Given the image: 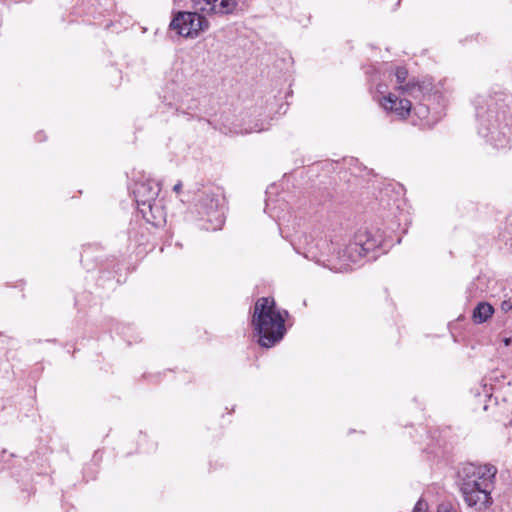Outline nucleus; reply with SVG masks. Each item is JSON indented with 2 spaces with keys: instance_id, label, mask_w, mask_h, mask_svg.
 I'll return each instance as SVG.
<instances>
[{
  "instance_id": "nucleus-1",
  "label": "nucleus",
  "mask_w": 512,
  "mask_h": 512,
  "mask_svg": "<svg viewBox=\"0 0 512 512\" xmlns=\"http://www.w3.org/2000/svg\"><path fill=\"white\" fill-rule=\"evenodd\" d=\"M496 473L497 468L490 464H469L463 468L461 492L467 506L479 512L491 506L490 493Z\"/></svg>"
},
{
  "instance_id": "nucleus-2",
  "label": "nucleus",
  "mask_w": 512,
  "mask_h": 512,
  "mask_svg": "<svg viewBox=\"0 0 512 512\" xmlns=\"http://www.w3.org/2000/svg\"><path fill=\"white\" fill-rule=\"evenodd\" d=\"M286 311H280L272 298L263 297L256 301L252 318V325L258 334V343L270 348L279 342L285 332Z\"/></svg>"
},
{
  "instance_id": "nucleus-3",
  "label": "nucleus",
  "mask_w": 512,
  "mask_h": 512,
  "mask_svg": "<svg viewBox=\"0 0 512 512\" xmlns=\"http://www.w3.org/2000/svg\"><path fill=\"white\" fill-rule=\"evenodd\" d=\"M170 29L185 38H197L209 28V21L197 12H177L169 25Z\"/></svg>"
},
{
  "instance_id": "nucleus-4",
  "label": "nucleus",
  "mask_w": 512,
  "mask_h": 512,
  "mask_svg": "<svg viewBox=\"0 0 512 512\" xmlns=\"http://www.w3.org/2000/svg\"><path fill=\"white\" fill-rule=\"evenodd\" d=\"M200 213L207 217L212 230H218L225 221L223 200L214 195H205L200 202Z\"/></svg>"
},
{
  "instance_id": "nucleus-5",
  "label": "nucleus",
  "mask_w": 512,
  "mask_h": 512,
  "mask_svg": "<svg viewBox=\"0 0 512 512\" xmlns=\"http://www.w3.org/2000/svg\"><path fill=\"white\" fill-rule=\"evenodd\" d=\"M376 246L374 240L369 239L366 233H358L353 242H350L343 251V257L352 263H357L363 256Z\"/></svg>"
},
{
  "instance_id": "nucleus-6",
  "label": "nucleus",
  "mask_w": 512,
  "mask_h": 512,
  "mask_svg": "<svg viewBox=\"0 0 512 512\" xmlns=\"http://www.w3.org/2000/svg\"><path fill=\"white\" fill-rule=\"evenodd\" d=\"M159 192L160 186L154 180L137 182L133 190L135 200L137 203V208L140 209L141 207H144L156 201Z\"/></svg>"
},
{
  "instance_id": "nucleus-7",
  "label": "nucleus",
  "mask_w": 512,
  "mask_h": 512,
  "mask_svg": "<svg viewBox=\"0 0 512 512\" xmlns=\"http://www.w3.org/2000/svg\"><path fill=\"white\" fill-rule=\"evenodd\" d=\"M379 103L385 111L395 114L401 120H405L412 110V104L408 99H400L392 93L383 96Z\"/></svg>"
},
{
  "instance_id": "nucleus-8",
  "label": "nucleus",
  "mask_w": 512,
  "mask_h": 512,
  "mask_svg": "<svg viewBox=\"0 0 512 512\" xmlns=\"http://www.w3.org/2000/svg\"><path fill=\"white\" fill-rule=\"evenodd\" d=\"M138 210L143 218L154 226H158L165 221V212L161 201L158 199Z\"/></svg>"
},
{
  "instance_id": "nucleus-9",
  "label": "nucleus",
  "mask_w": 512,
  "mask_h": 512,
  "mask_svg": "<svg viewBox=\"0 0 512 512\" xmlns=\"http://www.w3.org/2000/svg\"><path fill=\"white\" fill-rule=\"evenodd\" d=\"M494 313V308L487 302L479 303L473 311V321L477 324L486 322Z\"/></svg>"
},
{
  "instance_id": "nucleus-10",
  "label": "nucleus",
  "mask_w": 512,
  "mask_h": 512,
  "mask_svg": "<svg viewBox=\"0 0 512 512\" xmlns=\"http://www.w3.org/2000/svg\"><path fill=\"white\" fill-rule=\"evenodd\" d=\"M395 89L402 94L417 98L420 94H422L424 87L423 84L413 78L409 79L401 86H396Z\"/></svg>"
},
{
  "instance_id": "nucleus-11",
  "label": "nucleus",
  "mask_w": 512,
  "mask_h": 512,
  "mask_svg": "<svg viewBox=\"0 0 512 512\" xmlns=\"http://www.w3.org/2000/svg\"><path fill=\"white\" fill-rule=\"evenodd\" d=\"M237 7L235 0H213V14H229Z\"/></svg>"
},
{
  "instance_id": "nucleus-12",
  "label": "nucleus",
  "mask_w": 512,
  "mask_h": 512,
  "mask_svg": "<svg viewBox=\"0 0 512 512\" xmlns=\"http://www.w3.org/2000/svg\"><path fill=\"white\" fill-rule=\"evenodd\" d=\"M193 3L194 12L206 15L213 14V0H191Z\"/></svg>"
},
{
  "instance_id": "nucleus-13",
  "label": "nucleus",
  "mask_w": 512,
  "mask_h": 512,
  "mask_svg": "<svg viewBox=\"0 0 512 512\" xmlns=\"http://www.w3.org/2000/svg\"><path fill=\"white\" fill-rule=\"evenodd\" d=\"M422 503L418 502L413 512H422ZM438 512H458L457 508L451 503H442L438 506Z\"/></svg>"
},
{
  "instance_id": "nucleus-14",
  "label": "nucleus",
  "mask_w": 512,
  "mask_h": 512,
  "mask_svg": "<svg viewBox=\"0 0 512 512\" xmlns=\"http://www.w3.org/2000/svg\"><path fill=\"white\" fill-rule=\"evenodd\" d=\"M395 77H396V86H401L405 82H407L408 78V71L404 67H398L395 71Z\"/></svg>"
},
{
  "instance_id": "nucleus-15",
  "label": "nucleus",
  "mask_w": 512,
  "mask_h": 512,
  "mask_svg": "<svg viewBox=\"0 0 512 512\" xmlns=\"http://www.w3.org/2000/svg\"><path fill=\"white\" fill-rule=\"evenodd\" d=\"M414 110H415V113L420 118H425L428 115V108L426 106L419 105V106L415 107Z\"/></svg>"
},
{
  "instance_id": "nucleus-16",
  "label": "nucleus",
  "mask_w": 512,
  "mask_h": 512,
  "mask_svg": "<svg viewBox=\"0 0 512 512\" xmlns=\"http://www.w3.org/2000/svg\"><path fill=\"white\" fill-rule=\"evenodd\" d=\"M501 309L505 312H508L509 310L512 309V304L510 302H507V301H504L502 304H501Z\"/></svg>"
},
{
  "instance_id": "nucleus-17",
  "label": "nucleus",
  "mask_w": 512,
  "mask_h": 512,
  "mask_svg": "<svg viewBox=\"0 0 512 512\" xmlns=\"http://www.w3.org/2000/svg\"><path fill=\"white\" fill-rule=\"evenodd\" d=\"M503 343H504V345H505V346H510V345H512V336H511V337H505V338L503 339Z\"/></svg>"
},
{
  "instance_id": "nucleus-18",
  "label": "nucleus",
  "mask_w": 512,
  "mask_h": 512,
  "mask_svg": "<svg viewBox=\"0 0 512 512\" xmlns=\"http://www.w3.org/2000/svg\"><path fill=\"white\" fill-rule=\"evenodd\" d=\"M181 188H182V183L178 182L177 184L174 185L173 190L178 193L181 190Z\"/></svg>"
}]
</instances>
